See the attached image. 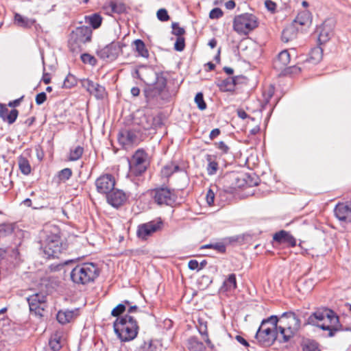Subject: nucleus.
<instances>
[{"label": "nucleus", "mask_w": 351, "mask_h": 351, "mask_svg": "<svg viewBox=\"0 0 351 351\" xmlns=\"http://www.w3.org/2000/svg\"><path fill=\"white\" fill-rule=\"evenodd\" d=\"M307 323L320 328L323 330L328 331V337H334L337 332L342 330V325L339 322V317L330 309L313 313L308 317Z\"/></svg>", "instance_id": "1"}, {"label": "nucleus", "mask_w": 351, "mask_h": 351, "mask_svg": "<svg viewBox=\"0 0 351 351\" xmlns=\"http://www.w3.org/2000/svg\"><path fill=\"white\" fill-rule=\"evenodd\" d=\"M113 328L118 338L124 342L134 339L139 329L136 319L129 315L117 317L113 324Z\"/></svg>", "instance_id": "2"}, {"label": "nucleus", "mask_w": 351, "mask_h": 351, "mask_svg": "<svg viewBox=\"0 0 351 351\" xmlns=\"http://www.w3.org/2000/svg\"><path fill=\"white\" fill-rule=\"evenodd\" d=\"M154 76L156 82L154 84L149 83L146 80H143L145 83L149 86L145 90V96L147 103L151 104H160L161 101L167 99V93L166 90L167 80L161 75L151 71Z\"/></svg>", "instance_id": "3"}, {"label": "nucleus", "mask_w": 351, "mask_h": 351, "mask_svg": "<svg viewBox=\"0 0 351 351\" xmlns=\"http://www.w3.org/2000/svg\"><path fill=\"white\" fill-rule=\"evenodd\" d=\"M97 266L93 263L77 265L71 271V280L76 285H87L93 282L99 276Z\"/></svg>", "instance_id": "4"}, {"label": "nucleus", "mask_w": 351, "mask_h": 351, "mask_svg": "<svg viewBox=\"0 0 351 351\" xmlns=\"http://www.w3.org/2000/svg\"><path fill=\"white\" fill-rule=\"evenodd\" d=\"M278 330L282 335L284 342H287L299 330L300 319L293 312L284 313L279 318Z\"/></svg>", "instance_id": "5"}, {"label": "nucleus", "mask_w": 351, "mask_h": 351, "mask_svg": "<svg viewBox=\"0 0 351 351\" xmlns=\"http://www.w3.org/2000/svg\"><path fill=\"white\" fill-rule=\"evenodd\" d=\"M92 29L88 26H81L75 28L71 34L69 40L70 50L75 54H78L84 49V45L91 40Z\"/></svg>", "instance_id": "6"}, {"label": "nucleus", "mask_w": 351, "mask_h": 351, "mask_svg": "<svg viewBox=\"0 0 351 351\" xmlns=\"http://www.w3.org/2000/svg\"><path fill=\"white\" fill-rule=\"evenodd\" d=\"M258 26L256 17L248 13L237 16L234 19L233 28L239 34H247Z\"/></svg>", "instance_id": "7"}, {"label": "nucleus", "mask_w": 351, "mask_h": 351, "mask_svg": "<svg viewBox=\"0 0 351 351\" xmlns=\"http://www.w3.org/2000/svg\"><path fill=\"white\" fill-rule=\"evenodd\" d=\"M43 252L47 258H58L64 250L60 237L57 234L47 235L43 245Z\"/></svg>", "instance_id": "8"}, {"label": "nucleus", "mask_w": 351, "mask_h": 351, "mask_svg": "<svg viewBox=\"0 0 351 351\" xmlns=\"http://www.w3.org/2000/svg\"><path fill=\"white\" fill-rule=\"evenodd\" d=\"M162 226L163 221L161 218H156L147 223H141L137 228V237L142 240H146L155 232L161 230Z\"/></svg>", "instance_id": "9"}, {"label": "nucleus", "mask_w": 351, "mask_h": 351, "mask_svg": "<svg viewBox=\"0 0 351 351\" xmlns=\"http://www.w3.org/2000/svg\"><path fill=\"white\" fill-rule=\"evenodd\" d=\"M47 297L43 293H36L27 298L29 311L32 314L39 317L43 316L47 308Z\"/></svg>", "instance_id": "10"}, {"label": "nucleus", "mask_w": 351, "mask_h": 351, "mask_svg": "<svg viewBox=\"0 0 351 351\" xmlns=\"http://www.w3.org/2000/svg\"><path fill=\"white\" fill-rule=\"evenodd\" d=\"M118 141L123 146L138 145L142 141V133L136 128L124 129L119 132Z\"/></svg>", "instance_id": "11"}, {"label": "nucleus", "mask_w": 351, "mask_h": 351, "mask_svg": "<svg viewBox=\"0 0 351 351\" xmlns=\"http://www.w3.org/2000/svg\"><path fill=\"white\" fill-rule=\"evenodd\" d=\"M147 154L143 149H138L130 161V169L132 173L139 176L147 169Z\"/></svg>", "instance_id": "12"}, {"label": "nucleus", "mask_w": 351, "mask_h": 351, "mask_svg": "<svg viewBox=\"0 0 351 351\" xmlns=\"http://www.w3.org/2000/svg\"><path fill=\"white\" fill-rule=\"evenodd\" d=\"M115 183V178L110 173L101 175L95 182L97 191L106 195L114 189Z\"/></svg>", "instance_id": "13"}, {"label": "nucleus", "mask_w": 351, "mask_h": 351, "mask_svg": "<svg viewBox=\"0 0 351 351\" xmlns=\"http://www.w3.org/2000/svg\"><path fill=\"white\" fill-rule=\"evenodd\" d=\"M153 197L157 204L169 206L175 202L176 196L173 191L162 187L153 191Z\"/></svg>", "instance_id": "14"}, {"label": "nucleus", "mask_w": 351, "mask_h": 351, "mask_svg": "<svg viewBox=\"0 0 351 351\" xmlns=\"http://www.w3.org/2000/svg\"><path fill=\"white\" fill-rule=\"evenodd\" d=\"M276 331L261 324L256 334V339L262 346H271L276 339Z\"/></svg>", "instance_id": "15"}, {"label": "nucleus", "mask_w": 351, "mask_h": 351, "mask_svg": "<svg viewBox=\"0 0 351 351\" xmlns=\"http://www.w3.org/2000/svg\"><path fill=\"white\" fill-rule=\"evenodd\" d=\"M121 51V45L119 43H111L104 48L97 51V56L101 59H115Z\"/></svg>", "instance_id": "16"}, {"label": "nucleus", "mask_w": 351, "mask_h": 351, "mask_svg": "<svg viewBox=\"0 0 351 351\" xmlns=\"http://www.w3.org/2000/svg\"><path fill=\"white\" fill-rule=\"evenodd\" d=\"M128 197V195L122 190L115 189L106 195L108 203L114 208L122 206Z\"/></svg>", "instance_id": "17"}, {"label": "nucleus", "mask_w": 351, "mask_h": 351, "mask_svg": "<svg viewBox=\"0 0 351 351\" xmlns=\"http://www.w3.org/2000/svg\"><path fill=\"white\" fill-rule=\"evenodd\" d=\"M335 215L341 221L351 222V202L349 204H338L335 208Z\"/></svg>", "instance_id": "18"}, {"label": "nucleus", "mask_w": 351, "mask_h": 351, "mask_svg": "<svg viewBox=\"0 0 351 351\" xmlns=\"http://www.w3.org/2000/svg\"><path fill=\"white\" fill-rule=\"evenodd\" d=\"M274 241L279 243H287L291 247H294L296 245L295 239L288 232L285 230H280L274 234Z\"/></svg>", "instance_id": "19"}, {"label": "nucleus", "mask_w": 351, "mask_h": 351, "mask_svg": "<svg viewBox=\"0 0 351 351\" xmlns=\"http://www.w3.org/2000/svg\"><path fill=\"white\" fill-rule=\"evenodd\" d=\"M290 62V54L287 50L282 51L274 61V67L276 69H284Z\"/></svg>", "instance_id": "20"}, {"label": "nucleus", "mask_w": 351, "mask_h": 351, "mask_svg": "<svg viewBox=\"0 0 351 351\" xmlns=\"http://www.w3.org/2000/svg\"><path fill=\"white\" fill-rule=\"evenodd\" d=\"M77 315V311L75 310H60L57 313V320L62 324L70 322Z\"/></svg>", "instance_id": "21"}, {"label": "nucleus", "mask_w": 351, "mask_h": 351, "mask_svg": "<svg viewBox=\"0 0 351 351\" xmlns=\"http://www.w3.org/2000/svg\"><path fill=\"white\" fill-rule=\"evenodd\" d=\"M205 158L207 162V173L209 176L216 174L219 169V164L217 161V156L213 154H206Z\"/></svg>", "instance_id": "22"}, {"label": "nucleus", "mask_w": 351, "mask_h": 351, "mask_svg": "<svg viewBox=\"0 0 351 351\" xmlns=\"http://www.w3.org/2000/svg\"><path fill=\"white\" fill-rule=\"evenodd\" d=\"M19 168L21 172L27 176L31 173L32 167L27 158L24 155H21L18 158Z\"/></svg>", "instance_id": "23"}, {"label": "nucleus", "mask_w": 351, "mask_h": 351, "mask_svg": "<svg viewBox=\"0 0 351 351\" xmlns=\"http://www.w3.org/2000/svg\"><path fill=\"white\" fill-rule=\"evenodd\" d=\"M62 343L63 340L60 332H56L52 335L49 342L50 348L54 351L59 350L62 348Z\"/></svg>", "instance_id": "24"}, {"label": "nucleus", "mask_w": 351, "mask_h": 351, "mask_svg": "<svg viewBox=\"0 0 351 351\" xmlns=\"http://www.w3.org/2000/svg\"><path fill=\"white\" fill-rule=\"evenodd\" d=\"M15 23L22 27H29L34 25L35 21L27 17L23 16L20 14L16 13L14 14Z\"/></svg>", "instance_id": "25"}, {"label": "nucleus", "mask_w": 351, "mask_h": 351, "mask_svg": "<svg viewBox=\"0 0 351 351\" xmlns=\"http://www.w3.org/2000/svg\"><path fill=\"white\" fill-rule=\"evenodd\" d=\"M294 21L300 25H308L311 23V13L308 11L300 12Z\"/></svg>", "instance_id": "26"}, {"label": "nucleus", "mask_w": 351, "mask_h": 351, "mask_svg": "<svg viewBox=\"0 0 351 351\" xmlns=\"http://www.w3.org/2000/svg\"><path fill=\"white\" fill-rule=\"evenodd\" d=\"M237 288V280L234 274H231L228 278L224 280L221 289L226 291L234 290Z\"/></svg>", "instance_id": "27"}, {"label": "nucleus", "mask_w": 351, "mask_h": 351, "mask_svg": "<svg viewBox=\"0 0 351 351\" xmlns=\"http://www.w3.org/2000/svg\"><path fill=\"white\" fill-rule=\"evenodd\" d=\"M322 59V49L319 47H315L313 48L310 53H309V58L308 59V61L312 64H317L321 61Z\"/></svg>", "instance_id": "28"}, {"label": "nucleus", "mask_w": 351, "mask_h": 351, "mask_svg": "<svg viewBox=\"0 0 351 351\" xmlns=\"http://www.w3.org/2000/svg\"><path fill=\"white\" fill-rule=\"evenodd\" d=\"M135 122L143 130H148L152 127L153 119L150 116L143 114L140 117L139 121L136 119Z\"/></svg>", "instance_id": "29"}, {"label": "nucleus", "mask_w": 351, "mask_h": 351, "mask_svg": "<svg viewBox=\"0 0 351 351\" xmlns=\"http://www.w3.org/2000/svg\"><path fill=\"white\" fill-rule=\"evenodd\" d=\"M187 347L191 351H204L205 347L196 337H191L188 340Z\"/></svg>", "instance_id": "30"}, {"label": "nucleus", "mask_w": 351, "mask_h": 351, "mask_svg": "<svg viewBox=\"0 0 351 351\" xmlns=\"http://www.w3.org/2000/svg\"><path fill=\"white\" fill-rule=\"evenodd\" d=\"M84 152V148L80 146H75L71 148L69 160L71 161L77 160L81 158Z\"/></svg>", "instance_id": "31"}, {"label": "nucleus", "mask_w": 351, "mask_h": 351, "mask_svg": "<svg viewBox=\"0 0 351 351\" xmlns=\"http://www.w3.org/2000/svg\"><path fill=\"white\" fill-rule=\"evenodd\" d=\"M134 45L139 56L143 58H147L149 56V52L146 49L145 45L141 40L137 39L134 40Z\"/></svg>", "instance_id": "32"}, {"label": "nucleus", "mask_w": 351, "mask_h": 351, "mask_svg": "<svg viewBox=\"0 0 351 351\" xmlns=\"http://www.w3.org/2000/svg\"><path fill=\"white\" fill-rule=\"evenodd\" d=\"M109 9L113 13L121 14L125 11V5L121 1H112L109 3Z\"/></svg>", "instance_id": "33"}, {"label": "nucleus", "mask_w": 351, "mask_h": 351, "mask_svg": "<svg viewBox=\"0 0 351 351\" xmlns=\"http://www.w3.org/2000/svg\"><path fill=\"white\" fill-rule=\"evenodd\" d=\"M97 99H102L105 95V88L97 83H93V88H90L89 92Z\"/></svg>", "instance_id": "34"}, {"label": "nucleus", "mask_w": 351, "mask_h": 351, "mask_svg": "<svg viewBox=\"0 0 351 351\" xmlns=\"http://www.w3.org/2000/svg\"><path fill=\"white\" fill-rule=\"evenodd\" d=\"M86 21L90 24L93 29H96L101 25V17L97 14H94L91 16H86Z\"/></svg>", "instance_id": "35"}, {"label": "nucleus", "mask_w": 351, "mask_h": 351, "mask_svg": "<svg viewBox=\"0 0 351 351\" xmlns=\"http://www.w3.org/2000/svg\"><path fill=\"white\" fill-rule=\"evenodd\" d=\"M234 86V80L233 78H227L221 82L219 88L222 91H232Z\"/></svg>", "instance_id": "36"}, {"label": "nucleus", "mask_w": 351, "mask_h": 351, "mask_svg": "<svg viewBox=\"0 0 351 351\" xmlns=\"http://www.w3.org/2000/svg\"><path fill=\"white\" fill-rule=\"evenodd\" d=\"M179 167L178 165L170 164L165 166L161 170V175L163 177L169 178L171 176L174 172L179 170Z\"/></svg>", "instance_id": "37"}, {"label": "nucleus", "mask_w": 351, "mask_h": 351, "mask_svg": "<svg viewBox=\"0 0 351 351\" xmlns=\"http://www.w3.org/2000/svg\"><path fill=\"white\" fill-rule=\"evenodd\" d=\"M279 319H278L277 316L271 315L268 319L263 320L261 324H264V326L269 328H272V330L276 331L278 328L277 325Z\"/></svg>", "instance_id": "38"}, {"label": "nucleus", "mask_w": 351, "mask_h": 351, "mask_svg": "<svg viewBox=\"0 0 351 351\" xmlns=\"http://www.w3.org/2000/svg\"><path fill=\"white\" fill-rule=\"evenodd\" d=\"M14 230L12 224L10 223H1L0 224V237L10 235Z\"/></svg>", "instance_id": "39"}, {"label": "nucleus", "mask_w": 351, "mask_h": 351, "mask_svg": "<svg viewBox=\"0 0 351 351\" xmlns=\"http://www.w3.org/2000/svg\"><path fill=\"white\" fill-rule=\"evenodd\" d=\"M202 249H208L211 248L219 252H225L226 251V245L222 243H210L207 244L205 245H203L202 247Z\"/></svg>", "instance_id": "40"}, {"label": "nucleus", "mask_w": 351, "mask_h": 351, "mask_svg": "<svg viewBox=\"0 0 351 351\" xmlns=\"http://www.w3.org/2000/svg\"><path fill=\"white\" fill-rule=\"evenodd\" d=\"M6 311L7 308H3L0 310V330H3L5 326L9 324V320L5 315Z\"/></svg>", "instance_id": "41"}, {"label": "nucleus", "mask_w": 351, "mask_h": 351, "mask_svg": "<svg viewBox=\"0 0 351 351\" xmlns=\"http://www.w3.org/2000/svg\"><path fill=\"white\" fill-rule=\"evenodd\" d=\"M195 102L196 103L198 108L204 110L206 108V104L204 100V96L202 93H198L195 97Z\"/></svg>", "instance_id": "42"}, {"label": "nucleus", "mask_w": 351, "mask_h": 351, "mask_svg": "<svg viewBox=\"0 0 351 351\" xmlns=\"http://www.w3.org/2000/svg\"><path fill=\"white\" fill-rule=\"evenodd\" d=\"M293 32V28H287L284 29L282 33V40L285 43H287L291 40L294 36Z\"/></svg>", "instance_id": "43"}, {"label": "nucleus", "mask_w": 351, "mask_h": 351, "mask_svg": "<svg viewBox=\"0 0 351 351\" xmlns=\"http://www.w3.org/2000/svg\"><path fill=\"white\" fill-rule=\"evenodd\" d=\"M81 60L84 64H89L94 66L97 64V60L89 53H83L81 55Z\"/></svg>", "instance_id": "44"}, {"label": "nucleus", "mask_w": 351, "mask_h": 351, "mask_svg": "<svg viewBox=\"0 0 351 351\" xmlns=\"http://www.w3.org/2000/svg\"><path fill=\"white\" fill-rule=\"evenodd\" d=\"M77 83V80L75 78V77L73 75H71V74H69L64 81V83H63V86L64 88H71L73 86H74Z\"/></svg>", "instance_id": "45"}, {"label": "nucleus", "mask_w": 351, "mask_h": 351, "mask_svg": "<svg viewBox=\"0 0 351 351\" xmlns=\"http://www.w3.org/2000/svg\"><path fill=\"white\" fill-rule=\"evenodd\" d=\"M72 175V171L69 168H65L59 172L58 178L60 181L68 180Z\"/></svg>", "instance_id": "46"}, {"label": "nucleus", "mask_w": 351, "mask_h": 351, "mask_svg": "<svg viewBox=\"0 0 351 351\" xmlns=\"http://www.w3.org/2000/svg\"><path fill=\"white\" fill-rule=\"evenodd\" d=\"M19 114V112L16 109H13L10 111L8 116H6V119H5V121H7L9 124L13 123Z\"/></svg>", "instance_id": "47"}, {"label": "nucleus", "mask_w": 351, "mask_h": 351, "mask_svg": "<svg viewBox=\"0 0 351 351\" xmlns=\"http://www.w3.org/2000/svg\"><path fill=\"white\" fill-rule=\"evenodd\" d=\"M125 305L123 304H119L115 308H114L111 312V315L113 317H119L121 313L125 311Z\"/></svg>", "instance_id": "48"}, {"label": "nucleus", "mask_w": 351, "mask_h": 351, "mask_svg": "<svg viewBox=\"0 0 351 351\" xmlns=\"http://www.w3.org/2000/svg\"><path fill=\"white\" fill-rule=\"evenodd\" d=\"M223 11L219 8H213L209 13V17L211 19H219L221 18L222 16H223Z\"/></svg>", "instance_id": "49"}, {"label": "nucleus", "mask_w": 351, "mask_h": 351, "mask_svg": "<svg viewBox=\"0 0 351 351\" xmlns=\"http://www.w3.org/2000/svg\"><path fill=\"white\" fill-rule=\"evenodd\" d=\"M185 47L184 38L182 37H178L174 45V49L178 51H182Z\"/></svg>", "instance_id": "50"}, {"label": "nucleus", "mask_w": 351, "mask_h": 351, "mask_svg": "<svg viewBox=\"0 0 351 351\" xmlns=\"http://www.w3.org/2000/svg\"><path fill=\"white\" fill-rule=\"evenodd\" d=\"M157 17L158 20H160V21H167L169 19L167 11L163 8H161L158 10Z\"/></svg>", "instance_id": "51"}, {"label": "nucleus", "mask_w": 351, "mask_h": 351, "mask_svg": "<svg viewBox=\"0 0 351 351\" xmlns=\"http://www.w3.org/2000/svg\"><path fill=\"white\" fill-rule=\"evenodd\" d=\"M215 198V195L213 191V189H210L206 193V202L209 206H213L214 204V200Z\"/></svg>", "instance_id": "52"}, {"label": "nucleus", "mask_w": 351, "mask_h": 351, "mask_svg": "<svg viewBox=\"0 0 351 351\" xmlns=\"http://www.w3.org/2000/svg\"><path fill=\"white\" fill-rule=\"evenodd\" d=\"M172 33L178 37H181L180 36L184 33V29L179 27L178 23H173L172 24Z\"/></svg>", "instance_id": "53"}, {"label": "nucleus", "mask_w": 351, "mask_h": 351, "mask_svg": "<svg viewBox=\"0 0 351 351\" xmlns=\"http://www.w3.org/2000/svg\"><path fill=\"white\" fill-rule=\"evenodd\" d=\"M216 147L219 149L222 154H227L229 152V147L223 142L219 141L215 143Z\"/></svg>", "instance_id": "54"}, {"label": "nucleus", "mask_w": 351, "mask_h": 351, "mask_svg": "<svg viewBox=\"0 0 351 351\" xmlns=\"http://www.w3.org/2000/svg\"><path fill=\"white\" fill-rule=\"evenodd\" d=\"M304 351H320L317 343L309 342L303 348Z\"/></svg>", "instance_id": "55"}, {"label": "nucleus", "mask_w": 351, "mask_h": 351, "mask_svg": "<svg viewBox=\"0 0 351 351\" xmlns=\"http://www.w3.org/2000/svg\"><path fill=\"white\" fill-rule=\"evenodd\" d=\"M47 99V95L45 93L42 92L38 93L36 97V103L37 105L43 104Z\"/></svg>", "instance_id": "56"}, {"label": "nucleus", "mask_w": 351, "mask_h": 351, "mask_svg": "<svg viewBox=\"0 0 351 351\" xmlns=\"http://www.w3.org/2000/svg\"><path fill=\"white\" fill-rule=\"evenodd\" d=\"M10 110L4 105L0 104V117L5 121L6 116L8 115Z\"/></svg>", "instance_id": "57"}, {"label": "nucleus", "mask_w": 351, "mask_h": 351, "mask_svg": "<svg viewBox=\"0 0 351 351\" xmlns=\"http://www.w3.org/2000/svg\"><path fill=\"white\" fill-rule=\"evenodd\" d=\"M265 5L266 8L271 12H274L276 9V3H274L271 0H266L265 1Z\"/></svg>", "instance_id": "58"}, {"label": "nucleus", "mask_w": 351, "mask_h": 351, "mask_svg": "<svg viewBox=\"0 0 351 351\" xmlns=\"http://www.w3.org/2000/svg\"><path fill=\"white\" fill-rule=\"evenodd\" d=\"M93 82L90 80H88V79H86V80H83L82 81V86L83 88H84L88 92H89V90H90L91 88H93Z\"/></svg>", "instance_id": "59"}, {"label": "nucleus", "mask_w": 351, "mask_h": 351, "mask_svg": "<svg viewBox=\"0 0 351 351\" xmlns=\"http://www.w3.org/2000/svg\"><path fill=\"white\" fill-rule=\"evenodd\" d=\"M188 266L191 270H199V263L196 260H191L189 262Z\"/></svg>", "instance_id": "60"}, {"label": "nucleus", "mask_w": 351, "mask_h": 351, "mask_svg": "<svg viewBox=\"0 0 351 351\" xmlns=\"http://www.w3.org/2000/svg\"><path fill=\"white\" fill-rule=\"evenodd\" d=\"M220 134V130L218 128L213 129L209 135L210 140H213L215 138Z\"/></svg>", "instance_id": "61"}, {"label": "nucleus", "mask_w": 351, "mask_h": 351, "mask_svg": "<svg viewBox=\"0 0 351 351\" xmlns=\"http://www.w3.org/2000/svg\"><path fill=\"white\" fill-rule=\"evenodd\" d=\"M236 339L238 342H239L241 344L243 345L244 346L247 347L249 346L247 341L243 337H241L240 335H237Z\"/></svg>", "instance_id": "62"}, {"label": "nucleus", "mask_w": 351, "mask_h": 351, "mask_svg": "<svg viewBox=\"0 0 351 351\" xmlns=\"http://www.w3.org/2000/svg\"><path fill=\"white\" fill-rule=\"evenodd\" d=\"M225 7L228 10H232L235 8V2L232 0H230L225 3Z\"/></svg>", "instance_id": "63"}, {"label": "nucleus", "mask_w": 351, "mask_h": 351, "mask_svg": "<svg viewBox=\"0 0 351 351\" xmlns=\"http://www.w3.org/2000/svg\"><path fill=\"white\" fill-rule=\"evenodd\" d=\"M237 114L238 117L242 119H245L247 117V113L243 110L241 109L237 110Z\"/></svg>", "instance_id": "64"}]
</instances>
